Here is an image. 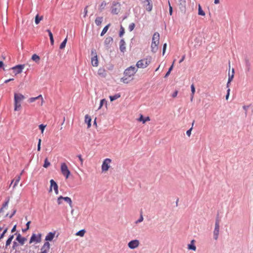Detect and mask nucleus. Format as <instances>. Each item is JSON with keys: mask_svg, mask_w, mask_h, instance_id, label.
Listing matches in <instances>:
<instances>
[{"mask_svg": "<svg viewBox=\"0 0 253 253\" xmlns=\"http://www.w3.org/2000/svg\"><path fill=\"white\" fill-rule=\"evenodd\" d=\"M25 97L21 93L14 94V110L18 111L21 108V101H22Z\"/></svg>", "mask_w": 253, "mask_h": 253, "instance_id": "f257e3e1", "label": "nucleus"}, {"mask_svg": "<svg viewBox=\"0 0 253 253\" xmlns=\"http://www.w3.org/2000/svg\"><path fill=\"white\" fill-rule=\"evenodd\" d=\"M151 62V57H147L146 58L141 59L137 61L136 66L137 68H146Z\"/></svg>", "mask_w": 253, "mask_h": 253, "instance_id": "f03ea898", "label": "nucleus"}, {"mask_svg": "<svg viewBox=\"0 0 253 253\" xmlns=\"http://www.w3.org/2000/svg\"><path fill=\"white\" fill-rule=\"evenodd\" d=\"M137 71V68L134 66H131L127 68L124 72V75L126 77H131L134 75V74Z\"/></svg>", "mask_w": 253, "mask_h": 253, "instance_id": "7ed1b4c3", "label": "nucleus"}, {"mask_svg": "<svg viewBox=\"0 0 253 253\" xmlns=\"http://www.w3.org/2000/svg\"><path fill=\"white\" fill-rule=\"evenodd\" d=\"M91 64L93 66L97 67L98 65V60L96 50L92 49L91 51Z\"/></svg>", "mask_w": 253, "mask_h": 253, "instance_id": "20e7f679", "label": "nucleus"}, {"mask_svg": "<svg viewBox=\"0 0 253 253\" xmlns=\"http://www.w3.org/2000/svg\"><path fill=\"white\" fill-rule=\"evenodd\" d=\"M61 171L62 174L64 175L66 178L69 177V176L70 174V171L69 170L67 165L64 163L61 164Z\"/></svg>", "mask_w": 253, "mask_h": 253, "instance_id": "39448f33", "label": "nucleus"}, {"mask_svg": "<svg viewBox=\"0 0 253 253\" xmlns=\"http://www.w3.org/2000/svg\"><path fill=\"white\" fill-rule=\"evenodd\" d=\"M121 9V4L116 1H114L112 5L111 12L114 14H117Z\"/></svg>", "mask_w": 253, "mask_h": 253, "instance_id": "423d86ee", "label": "nucleus"}, {"mask_svg": "<svg viewBox=\"0 0 253 253\" xmlns=\"http://www.w3.org/2000/svg\"><path fill=\"white\" fill-rule=\"evenodd\" d=\"M41 234H39L38 235L35 234H33L31 237L29 243L31 244L35 242L36 243H40L41 241Z\"/></svg>", "mask_w": 253, "mask_h": 253, "instance_id": "0eeeda50", "label": "nucleus"}, {"mask_svg": "<svg viewBox=\"0 0 253 253\" xmlns=\"http://www.w3.org/2000/svg\"><path fill=\"white\" fill-rule=\"evenodd\" d=\"M24 65H17L14 67H13L11 69L13 70L15 75L20 74L22 72V70L24 67Z\"/></svg>", "mask_w": 253, "mask_h": 253, "instance_id": "6e6552de", "label": "nucleus"}, {"mask_svg": "<svg viewBox=\"0 0 253 253\" xmlns=\"http://www.w3.org/2000/svg\"><path fill=\"white\" fill-rule=\"evenodd\" d=\"M139 245V241L138 240H133L128 243V247L130 249H134L138 247Z\"/></svg>", "mask_w": 253, "mask_h": 253, "instance_id": "1a4fd4ad", "label": "nucleus"}, {"mask_svg": "<svg viewBox=\"0 0 253 253\" xmlns=\"http://www.w3.org/2000/svg\"><path fill=\"white\" fill-rule=\"evenodd\" d=\"M152 1H142V5L148 11H151L153 7Z\"/></svg>", "mask_w": 253, "mask_h": 253, "instance_id": "9d476101", "label": "nucleus"}, {"mask_svg": "<svg viewBox=\"0 0 253 253\" xmlns=\"http://www.w3.org/2000/svg\"><path fill=\"white\" fill-rule=\"evenodd\" d=\"M111 160L110 159L107 158L104 160L102 165V171H107L109 168V164L111 163Z\"/></svg>", "mask_w": 253, "mask_h": 253, "instance_id": "9b49d317", "label": "nucleus"}, {"mask_svg": "<svg viewBox=\"0 0 253 253\" xmlns=\"http://www.w3.org/2000/svg\"><path fill=\"white\" fill-rule=\"evenodd\" d=\"M219 232V225H218L217 223L215 224V227L213 231V238L215 240H217L218 237V234Z\"/></svg>", "mask_w": 253, "mask_h": 253, "instance_id": "f8f14e48", "label": "nucleus"}, {"mask_svg": "<svg viewBox=\"0 0 253 253\" xmlns=\"http://www.w3.org/2000/svg\"><path fill=\"white\" fill-rule=\"evenodd\" d=\"M16 240L21 245H23L27 239L21 236L20 234H18L16 237Z\"/></svg>", "mask_w": 253, "mask_h": 253, "instance_id": "ddd939ff", "label": "nucleus"}, {"mask_svg": "<svg viewBox=\"0 0 253 253\" xmlns=\"http://www.w3.org/2000/svg\"><path fill=\"white\" fill-rule=\"evenodd\" d=\"M120 50L124 52L126 51V42L124 39H121L120 42Z\"/></svg>", "mask_w": 253, "mask_h": 253, "instance_id": "4468645a", "label": "nucleus"}, {"mask_svg": "<svg viewBox=\"0 0 253 253\" xmlns=\"http://www.w3.org/2000/svg\"><path fill=\"white\" fill-rule=\"evenodd\" d=\"M159 42H152L151 43V50L153 52L155 53L158 50V45Z\"/></svg>", "mask_w": 253, "mask_h": 253, "instance_id": "2eb2a0df", "label": "nucleus"}, {"mask_svg": "<svg viewBox=\"0 0 253 253\" xmlns=\"http://www.w3.org/2000/svg\"><path fill=\"white\" fill-rule=\"evenodd\" d=\"M55 232H49L46 236L45 240L47 241H51L55 236Z\"/></svg>", "mask_w": 253, "mask_h": 253, "instance_id": "dca6fc26", "label": "nucleus"}, {"mask_svg": "<svg viewBox=\"0 0 253 253\" xmlns=\"http://www.w3.org/2000/svg\"><path fill=\"white\" fill-rule=\"evenodd\" d=\"M195 241L194 240H191L190 244L188 245V249L195 251L196 250V247L195 245Z\"/></svg>", "mask_w": 253, "mask_h": 253, "instance_id": "f3484780", "label": "nucleus"}, {"mask_svg": "<svg viewBox=\"0 0 253 253\" xmlns=\"http://www.w3.org/2000/svg\"><path fill=\"white\" fill-rule=\"evenodd\" d=\"M245 63L246 66V70L247 72H249L250 70L251 63L249 59L246 56L245 57Z\"/></svg>", "mask_w": 253, "mask_h": 253, "instance_id": "a211bd4d", "label": "nucleus"}, {"mask_svg": "<svg viewBox=\"0 0 253 253\" xmlns=\"http://www.w3.org/2000/svg\"><path fill=\"white\" fill-rule=\"evenodd\" d=\"M39 99H41L42 100V102H41V104L42 105V102H43V98H42V95H39L38 96L36 97H31L29 99L28 101L30 103H32V102H34L36 100H38Z\"/></svg>", "mask_w": 253, "mask_h": 253, "instance_id": "6ab92c4d", "label": "nucleus"}, {"mask_svg": "<svg viewBox=\"0 0 253 253\" xmlns=\"http://www.w3.org/2000/svg\"><path fill=\"white\" fill-rule=\"evenodd\" d=\"M50 191H52V187H53L54 190L56 189H58V185L55 182V181L53 179H51L50 180Z\"/></svg>", "mask_w": 253, "mask_h": 253, "instance_id": "aec40b11", "label": "nucleus"}, {"mask_svg": "<svg viewBox=\"0 0 253 253\" xmlns=\"http://www.w3.org/2000/svg\"><path fill=\"white\" fill-rule=\"evenodd\" d=\"M85 122L87 124V127L89 128L91 126V119L88 115L85 116Z\"/></svg>", "mask_w": 253, "mask_h": 253, "instance_id": "412c9836", "label": "nucleus"}, {"mask_svg": "<svg viewBox=\"0 0 253 253\" xmlns=\"http://www.w3.org/2000/svg\"><path fill=\"white\" fill-rule=\"evenodd\" d=\"M23 172V170L21 172V173L19 175L16 177L15 179H14L15 182H14V185L13 186V189H14L17 185L18 183H19V182L20 180L21 175L22 174Z\"/></svg>", "mask_w": 253, "mask_h": 253, "instance_id": "4be33fe9", "label": "nucleus"}, {"mask_svg": "<svg viewBox=\"0 0 253 253\" xmlns=\"http://www.w3.org/2000/svg\"><path fill=\"white\" fill-rule=\"evenodd\" d=\"M160 35L158 32H155L152 38V42H159Z\"/></svg>", "mask_w": 253, "mask_h": 253, "instance_id": "5701e85b", "label": "nucleus"}, {"mask_svg": "<svg viewBox=\"0 0 253 253\" xmlns=\"http://www.w3.org/2000/svg\"><path fill=\"white\" fill-rule=\"evenodd\" d=\"M113 38L111 37L106 38L104 41L105 45L108 46L113 42Z\"/></svg>", "mask_w": 253, "mask_h": 253, "instance_id": "b1692460", "label": "nucleus"}, {"mask_svg": "<svg viewBox=\"0 0 253 253\" xmlns=\"http://www.w3.org/2000/svg\"><path fill=\"white\" fill-rule=\"evenodd\" d=\"M63 200H64L66 202L69 204L70 207L72 208H73V205H72V201L70 198L68 197H63Z\"/></svg>", "mask_w": 253, "mask_h": 253, "instance_id": "393cba45", "label": "nucleus"}, {"mask_svg": "<svg viewBox=\"0 0 253 253\" xmlns=\"http://www.w3.org/2000/svg\"><path fill=\"white\" fill-rule=\"evenodd\" d=\"M32 59L36 63H38L40 60V57L39 55L36 54H34L32 56Z\"/></svg>", "mask_w": 253, "mask_h": 253, "instance_id": "a878e982", "label": "nucleus"}, {"mask_svg": "<svg viewBox=\"0 0 253 253\" xmlns=\"http://www.w3.org/2000/svg\"><path fill=\"white\" fill-rule=\"evenodd\" d=\"M234 69L233 68L232 70V74H230V73L228 74V84H230L231 82L232 81L233 78H234Z\"/></svg>", "mask_w": 253, "mask_h": 253, "instance_id": "bb28decb", "label": "nucleus"}, {"mask_svg": "<svg viewBox=\"0 0 253 253\" xmlns=\"http://www.w3.org/2000/svg\"><path fill=\"white\" fill-rule=\"evenodd\" d=\"M103 21V17H97L95 20V23L96 25L99 26Z\"/></svg>", "mask_w": 253, "mask_h": 253, "instance_id": "cd10ccee", "label": "nucleus"}, {"mask_svg": "<svg viewBox=\"0 0 253 253\" xmlns=\"http://www.w3.org/2000/svg\"><path fill=\"white\" fill-rule=\"evenodd\" d=\"M110 26V24H108V25H107L106 26L104 27V28H103V29L102 30L101 33V34H100L101 36H103L107 32V31H108Z\"/></svg>", "mask_w": 253, "mask_h": 253, "instance_id": "c85d7f7f", "label": "nucleus"}, {"mask_svg": "<svg viewBox=\"0 0 253 253\" xmlns=\"http://www.w3.org/2000/svg\"><path fill=\"white\" fill-rule=\"evenodd\" d=\"M121 96L120 94L119 93L116 94L114 95L110 96V99L111 101H113L118 98H120Z\"/></svg>", "mask_w": 253, "mask_h": 253, "instance_id": "c756f323", "label": "nucleus"}, {"mask_svg": "<svg viewBox=\"0 0 253 253\" xmlns=\"http://www.w3.org/2000/svg\"><path fill=\"white\" fill-rule=\"evenodd\" d=\"M129 78L130 77H127L124 76V77L121 78V81L125 84H128L130 81H131V80L129 79Z\"/></svg>", "mask_w": 253, "mask_h": 253, "instance_id": "7c9ffc66", "label": "nucleus"}, {"mask_svg": "<svg viewBox=\"0 0 253 253\" xmlns=\"http://www.w3.org/2000/svg\"><path fill=\"white\" fill-rule=\"evenodd\" d=\"M150 118L149 117H146L145 119H144L142 115H141L138 119V121L140 122H142L143 124H144L146 122L149 121Z\"/></svg>", "mask_w": 253, "mask_h": 253, "instance_id": "2f4dec72", "label": "nucleus"}, {"mask_svg": "<svg viewBox=\"0 0 253 253\" xmlns=\"http://www.w3.org/2000/svg\"><path fill=\"white\" fill-rule=\"evenodd\" d=\"M43 17H40L39 14H37L35 17V23L38 24L40 21L42 19Z\"/></svg>", "mask_w": 253, "mask_h": 253, "instance_id": "473e14b6", "label": "nucleus"}, {"mask_svg": "<svg viewBox=\"0 0 253 253\" xmlns=\"http://www.w3.org/2000/svg\"><path fill=\"white\" fill-rule=\"evenodd\" d=\"M175 60H174V61L173 62V63L171 65V66L170 67V68H169L168 71L167 72V73L166 74L165 76V78H167L168 77L169 75L170 74V72L173 69V64L175 62Z\"/></svg>", "mask_w": 253, "mask_h": 253, "instance_id": "72a5a7b5", "label": "nucleus"}, {"mask_svg": "<svg viewBox=\"0 0 253 253\" xmlns=\"http://www.w3.org/2000/svg\"><path fill=\"white\" fill-rule=\"evenodd\" d=\"M85 232V230L82 229V230H81L79 231L78 232H77L76 233V235L77 236H79L80 237H83Z\"/></svg>", "mask_w": 253, "mask_h": 253, "instance_id": "f704fd0d", "label": "nucleus"}, {"mask_svg": "<svg viewBox=\"0 0 253 253\" xmlns=\"http://www.w3.org/2000/svg\"><path fill=\"white\" fill-rule=\"evenodd\" d=\"M67 42V38H65V39H64V40L60 44V49H62L65 47Z\"/></svg>", "mask_w": 253, "mask_h": 253, "instance_id": "c9c22d12", "label": "nucleus"}, {"mask_svg": "<svg viewBox=\"0 0 253 253\" xmlns=\"http://www.w3.org/2000/svg\"><path fill=\"white\" fill-rule=\"evenodd\" d=\"M198 14H199V15H202V16H204L205 15V13L202 10V7L200 4H199Z\"/></svg>", "mask_w": 253, "mask_h": 253, "instance_id": "e433bc0d", "label": "nucleus"}, {"mask_svg": "<svg viewBox=\"0 0 253 253\" xmlns=\"http://www.w3.org/2000/svg\"><path fill=\"white\" fill-rule=\"evenodd\" d=\"M98 73L99 75H101L102 77H105L106 75L105 71L103 69H99L98 71Z\"/></svg>", "mask_w": 253, "mask_h": 253, "instance_id": "4c0bfd02", "label": "nucleus"}, {"mask_svg": "<svg viewBox=\"0 0 253 253\" xmlns=\"http://www.w3.org/2000/svg\"><path fill=\"white\" fill-rule=\"evenodd\" d=\"M9 201V198H7V199L6 200L5 202L3 204L1 208L6 209L8 207V205Z\"/></svg>", "mask_w": 253, "mask_h": 253, "instance_id": "58836bf2", "label": "nucleus"}, {"mask_svg": "<svg viewBox=\"0 0 253 253\" xmlns=\"http://www.w3.org/2000/svg\"><path fill=\"white\" fill-rule=\"evenodd\" d=\"M50 165V163L48 162L47 158L44 160V162L43 167L45 168H47Z\"/></svg>", "mask_w": 253, "mask_h": 253, "instance_id": "ea45409f", "label": "nucleus"}, {"mask_svg": "<svg viewBox=\"0 0 253 253\" xmlns=\"http://www.w3.org/2000/svg\"><path fill=\"white\" fill-rule=\"evenodd\" d=\"M106 5V3L105 2V1H103L101 4H100L99 9L100 11H102L105 8V6Z\"/></svg>", "mask_w": 253, "mask_h": 253, "instance_id": "a19ab883", "label": "nucleus"}, {"mask_svg": "<svg viewBox=\"0 0 253 253\" xmlns=\"http://www.w3.org/2000/svg\"><path fill=\"white\" fill-rule=\"evenodd\" d=\"M194 122L195 121H193V122H192V127L189 129H188V130H187L186 131V134L189 137L191 134V131L193 129V126H194Z\"/></svg>", "mask_w": 253, "mask_h": 253, "instance_id": "79ce46f5", "label": "nucleus"}, {"mask_svg": "<svg viewBox=\"0 0 253 253\" xmlns=\"http://www.w3.org/2000/svg\"><path fill=\"white\" fill-rule=\"evenodd\" d=\"M12 241L10 239H7L6 243H5V246L4 247V249H7L8 247L10 245Z\"/></svg>", "mask_w": 253, "mask_h": 253, "instance_id": "37998d69", "label": "nucleus"}, {"mask_svg": "<svg viewBox=\"0 0 253 253\" xmlns=\"http://www.w3.org/2000/svg\"><path fill=\"white\" fill-rule=\"evenodd\" d=\"M143 220V217L142 215V212H141L139 218L137 221H135V223L138 224L140 222H141Z\"/></svg>", "mask_w": 253, "mask_h": 253, "instance_id": "c03bdc74", "label": "nucleus"}, {"mask_svg": "<svg viewBox=\"0 0 253 253\" xmlns=\"http://www.w3.org/2000/svg\"><path fill=\"white\" fill-rule=\"evenodd\" d=\"M135 27V24L134 23H131L129 24L128 26V30L130 32L133 30L134 28Z\"/></svg>", "mask_w": 253, "mask_h": 253, "instance_id": "a18cd8bd", "label": "nucleus"}, {"mask_svg": "<svg viewBox=\"0 0 253 253\" xmlns=\"http://www.w3.org/2000/svg\"><path fill=\"white\" fill-rule=\"evenodd\" d=\"M104 103H105L106 104L107 103V101H106V100L105 99H103L100 100L99 107L98 109V110L100 109L102 107V106Z\"/></svg>", "mask_w": 253, "mask_h": 253, "instance_id": "49530a36", "label": "nucleus"}, {"mask_svg": "<svg viewBox=\"0 0 253 253\" xmlns=\"http://www.w3.org/2000/svg\"><path fill=\"white\" fill-rule=\"evenodd\" d=\"M125 33V29L122 26H121V28H120V33H119V36L120 37H122L123 35Z\"/></svg>", "mask_w": 253, "mask_h": 253, "instance_id": "de8ad7c7", "label": "nucleus"}, {"mask_svg": "<svg viewBox=\"0 0 253 253\" xmlns=\"http://www.w3.org/2000/svg\"><path fill=\"white\" fill-rule=\"evenodd\" d=\"M43 248H46L47 250H49L50 248V244L48 242H46L43 244Z\"/></svg>", "mask_w": 253, "mask_h": 253, "instance_id": "09e8293b", "label": "nucleus"}, {"mask_svg": "<svg viewBox=\"0 0 253 253\" xmlns=\"http://www.w3.org/2000/svg\"><path fill=\"white\" fill-rule=\"evenodd\" d=\"M46 126L43 124H41L39 126V128L41 130L42 133L43 132V131L45 129Z\"/></svg>", "mask_w": 253, "mask_h": 253, "instance_id": "8fccbe9b", "label": "nucleus"}, {"mask_svg": "<svg viewBox=\"0 0 253 253\" xmlns=\"http://www.w3.org/2000/svg\"><path fill=\"white\" fill-rule=\"evenodd\" d=\"M63 200V196H60L57 199V203L58 205H60L62 204V201Z\"/></svg>", "mask_w": 253, "mask_h": 253, "instance_id": "3c124183", "label": "nucleus"}, {"mask_svg": "<svg viewBox=\"0 0 253 253\" xmlns=\"http://www.w3.org/2000/svg\"><path fill=\"white\" fill-rule=\"evenodd\" d=\"M41 141H42L41 139H39L38 147H37V150L38 151H40L41 150Z\"/></svg>", "mask_w": 253, "mask_h": 253, "instance_id": "603ef678", "label": "nucleus"}, {"mask_svg": "<svg viewBox=\"0 0 253 253\" xmlns=\"http://www.w3.org/2000/svg\"><path fill=\"white\" fill-rule=\"evenodd\" d=\"M168 3H169V14L170 15H172V6L170 5V2H169V1H168Z\"/></svg>", "mask_w": 253, "mask_h": 253, "instance_id": "864d4df0", "label": "nucleus"}, {"mask_svg": "<svg viewBox=\"0 0 253 253\" xmlns=\"http://www.w3.org/2000/svg\"><path fill=\"white\" fill-rule=\"evenodd\" d=\"M191 94H194V93L195 92V88L194 84H191Z\"/></svg>", "mask_w": 253, "mask_h": 253, "instance_id": "5fc2aeb1", "label": "nucleus"}, {"mask_svg": "<svg viewBox=\"0 0 253 253\" xmlns=\"http://www.w3.org/2000/svg\"><path fill=\"white\" fill-rule=\"evenodd\" d=\"M18 243L14 241L13 242V244H12V249H13V250L16 249V248L18 246Z\"/></svg>", "mask_w": 253, "mask_h": 253, "instance_id": "6e6d98bb", "label": "nucleus"}, {"mask_svg": "<svg viewBox=\"0 0 253 253\" xmlns=\"http://www.w3.org/2000/svg\"><path fill=\"white\" fill-rule=\"evenodd\" d=\"M249 108V106L244 105L243 107V109L245 111V115H246V116H247V110H248Z\"/></svg>", "mask_w": 253, "mask_h": 253, "instance_id": "4d7b16f0", "label": "nucleus"}, {"mask_svg": "<svg viewBox=\"0 0 253 253\" xmlns=\"http://www.w3.org/2000/svg\"><path fill=\"white\" fill-rule=\"evenodd\" d=\"M167 43H165L163 45V54L164 55L165 54V51H166V48H167Z\"/></svg>", "mask_w": 253, "mask_h": 253, "instance_id": "13d9d810", "label": "nucleus"}, {"mask_svg": "<svg viewBox=\"0 0 253 253\" xmlns=\"http://www.w3.org/2000/svg\"><path fill=\"white\" fill-rule=\"evenodd\" d=\"M16 209H14V210H13V212H12V213H11V214H10V215L9 216V218H12V216H13L15 214V213H16Z\"/></svg>", "mask_w": 253, "mask_h": 253, "instance_id": "bf43d9fd", "label": "nucleus"}, {"mask_svg": "<svg viewBox=\"0 0 253 253\" xmlns=\"http://www.w3.org/2000/svg\"><path fill=\"white\" fill-rule=\"evenodd\" d=\"M230 89L228 88L227 90V94L226 95V99L227 100L228 99L229 93H230Z\"/></svg>", "mask_w": 253, "mask_h": 253, "instance_id": "052dcab7", "label": "nucleus"}, {"mask_svg": "<svg viewBox=\"0 0 253 253\" xmlns=\"http://www.w3.org/2000/svg\"><path fill=\"white\" fill-rule=\"evenodd\" d=\"M78 157L79 158V160H80V162H81V164L82 165V164H83V158H82V156H81V155H79L78 156Z\"/></svg>", "mask_w": 253, "mask_h": 253, "instance_id": "680f3d73", "label": "nucleus"}, {"mask_svg": "<svg viewBox=\"0 0 253 253\" xmlns=\"http://www.w3.org/2000/svg\"><path fill=\"white\" fill-rule=\"evenodd\" d=\"M49 39H50V43L52 45H53L54 44V39H53V36L52 37H49Z\"/></svg>", "mask_w": 253, "mask_h": 253, "instance_id": "e2e57ef3", "label": "nucleus"}, {"mask_svg": "<svg viewBox=\"0 0 253 253\" xmlns=\"http://www.w3.org/2000/svg\"><path fill=\"white\" fill-rule=\"evenodd\" d=\"M46 31L48 32V35H49V37H51L53 36V35H52V33H51V32L50 31V30L47 29V30H46Z\"/></svg>", "mask_w": 253, "mask_h": 253, "instance_id": "0e129e2a", "label": "nucleus"}, {"mask_svg": "<svg viewBox=\"0 0 253 253\" xmlns=\"http://www.w3.org/2000/svg\"><path fill=\"white\" fill-rule=\"evenodd\" d=\"M177 93H178V91L177 90L175 91L173 94H172V97H175L177 95Z\"/></svg>", "mask_w": 253, "mask_h": 253, "instance_id": "69168bd1", "label": "nucleus"}, {"mask_svg": "<svg viewBox=\"0 0 253 253\" xmlns=\"http://www.w3.org/2000/svg\"><path fill=\"white\" fill-rule=\"evenodd\" d=\"M185 58V55H183L182 58H181V59L179 60V63H181L182 62H183L184 61Z\"/></svg>", "mask_w": 253, "mask_h": 253, "instance_id": "338daca9", "label": "nucleus"}, {"mask_svg": "<svg viewBox=\"0 0 253 253\" xmlns=\"http://www.w3.org/2000/svg\"><path fill=\"white\" fill-rule=\"evenodd\" d=\"M16 225H15L13 227V228H12L11 232L12 233L16 231Z\"/></svg>", "mask_w": 253, "mask_h": 253, "instance_id": "774afa93", "label": "nucleus"}]
</instances>
